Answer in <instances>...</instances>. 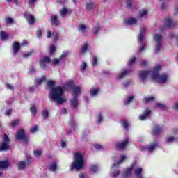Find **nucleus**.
Segmentation results:
<instances>
[{
	"label": "nucleus",
	"instance_id": "1",
	"mask_svg": "<svg viewBox=\"0 0 178 178\" xmlns=\"http://www.w3.org/2000/svg\"><path fill=\"white\" fill-rule=\"evenodd\" d=\"M159 70H161V65H156L154 67V71H140L138 72V76L141 81H145L147 77L150 76V77L157 83H160L161 84L167 83L169 79L168 75H166V74H162L161 75L158 74Z\"/></svg>",
	"mask_w": 178,
	"mask_h": 178
},
{
	"label": "nucleus",
	"instance_id": "2",
	"mask_svg": "<svg viewBox=\"0 0 178 178\" xmlns=\"http://www.w3.org/2000/svg\"><path fill=\"white\" fill-rule=\"evenodd\" d=\"M47 85L50 88H51L49 94V101L56 102V104H65L67 99L66 96L63 95V88L61 86L55 87V81H48Z\"/></svg>",
	"mask_w": 178,
	"mask_h": 178
},
{
	"label": "nucleus",
	"instance_id": "3",
	"mask_svg": "<svg viewBox=\"0 0 178 178\" xmlns=\"http://www.w3.org/2000/svg\"><path fill=\"white\" fill-rule=\"evenodd\" d=\"M84 166V157L80 152L75 153L74 161L72 162L70 170H81Z\"/></svg>",
	"mask_w": 178,
	"mask_h": 178
},
{
	"label": "nucleus",
	"instance_id": "4",
	"mask_svg": "<svg viewBox=\"0 0 178 178\" xmlns=\"http://www.w3.org/2000/svg\"><path fill=\"white\" fill-rule=\"evenodd\" d=\"M154 52L155 54H158L159 50L162 47V35L160 34H156L154 35Z\"/></svg>",
	"mask_w": 178,
	"mask_h": 178
},
{
	"label": "nucleus",
	"instance_id": "5",
	"mask_svg": "<svg viewBox=\"0 0 178 178\" xmlns=\"http://www.w3.org/2000/svg\"><path fill=\"white\" fill-rule=\"evenodd\" d=\"M49 63H51V58L48 56H44L39 60L40 67L44 70H47Z\"/></svg>",
	"mask_w": 178,
	"mask_h": 178
},
{
	"label": "nucleus",
	"instance_id": "6",
	"mask_svg": "<svg viewBox=\"0 0 178 178\" xmlns=\"http://www.w3.org/2000/svg\"><path fill=\"white\" fill-rule=\"evenodd\" d=\"M3 141V142L0 145V151H8V149H10V146L9 145V136L4 134Z\"/></svg>",
	"mask_w": 178,
	"mask_h": 178
},
{
	"label": "nucleus",
	"instance_id": "7",
	"mask_svg": "<svg viewBox=\"0 0 178 178\" xmlns=\"http://www.w3.org/2000/svg\"><path fill=\"white\" fill-rule=\"evenodd\" d=\"M16 138L17 140H23L24 143L27 144L29 143V138L26 136V134L24 133V130L21 129L17 131L16 134Z\"/></svg>",
	"mask_w": 178,
	"mask_h": 178
},
{
	"label": "nucleus",
	"instance_id": "8",
	"mask_svg": "<svg viewBox=\"0 0 178 178\" xmlns=\"http://www.w3.org/2000/svg\"><path fill=\"white\" fill-rule=\"evenodd\" d=\"M151 115V110L147 108L145 110L143 115L139 116L140 120H147V119H149V116Z\"/></svg>",
	"mask_w": 178,
	"mask_h": 178
},
{
	"label": "nucleus",
	"instance_id": "9",
	"mask_svg": "<svg viewBox=\"0 0 178 178\" xmlns=\"http://www.w3.org/2000/svg\"><path fill=\"white\" fill-rule=\"evenodd\" d=\"M70 105L72 109H76L77 106H79V100L77 97H72L70 102Z\"/></svg>",
	"mask_w": 178,
	"mask_h": 178
},
{
	"label": "nucleus",
	"instance_id": "10",
	"mask_svg": "<svg viewBox=\"0 0 178 178\" xmlns=\"http://www.w3.org/2000/svg\"><path fill=\"white\" fill-rule=\"evenodd\" d=\"M124 23L126 26H134V24H137V19L136 18L125 19Z\"/></svg>",
	"mask_w": 178,
	"mask_h": 178
},
{
	"label": "nucleus",
	"instance_id": "11",
	"mask_svg": "<svg viewBox=\"0 0 178 178\" xmlns=\"http://www.w3.org/2000/svg\"><path fill=\"white\" fill-rule=\"evenodd\" d=\"M147 31V29L145 27H142L140 31V33L138 38V42H143V40L144 39V35H145V33Z\"/></svg>",
	"mask_w": 178,
	"mask_h": 178
},
{
	"label": "nucleus",
	"instance_id": "12",
	"mask_svg": "<svg viewBox=\"0 0 178 178\" xmlns=\"http://www.w3.org/2000/svg\"><path fill=\"white\" fill-rule=\"evenodd\" d=\"M129 144V141L124 140V142H118L116 143V147L118 149L123 150Z\"/></svg>",
	"mask_w": 178,
	"mask_h": 178
},
{
	"label": "nucleus",
	"instance_id": "13",
	"mask_svg": "<svg viewBox=\"0 0 178 178\" xmlns=\"http://www.w3.org/2000/svg\"><path fill=\"white\" fill-rule=\"evenodd\" d=\"M24 17L26 20H27L29 24H34V22H35V18H34L33 15H27L24 13Z\"/></svg>",
	"mask_w": 178,
	"mask_h": 178
},
{
	"label": "nucleus",
	"instance_id": "14",
	"mask_svg": "<svg viewBox=\"0 0 178 178\" xmlns=\"http://www.w3.org/2000/svg\"><path fill=\"white\" fill-rule=\"evenodd\" d=\"M134 164H132L129 168H127L125 170L123 171L122 175L124 177H127V176L131 175V172H133V168Z\"/></svg>",
	"mask_w": 178,
	"mask_h": 178
},
{
	"label": "nucleus",
	"instance_id": "15",
	"mask_svg": "<svg viewBox=\"0 0 178 178\" xmlns=\"http://www.w3.org/2000/svg\"><path fill=\"white\" fill-rule=\"evenodd\" d=\"M174 26H176V24L172 22L171 18H167L165 19L164 29H169L170 27H174Z\"/></svg>",
	"mask_w": 178,
	"mask_h": 178
},
{
	"label": "nucleus",
	"instance_id": "16",
	"mask_svg": "<svg viewBox=\"0 0 178 178\" xmlns=\"http://www.w3.org/2000/svg\"><path fill=\"white\" fill-rule=\"evenodd\" d=\"M80 94H81V88L79 86L74 87L72 90V97L77 98V96Z\"/></svg>",
	"mask_w": 178,
	"mask_h": 178
},
{
	"label": "nucleus",
	"instance_id": "17",
	"mask_svg": "<svg viewBox=\"0 0 178 178\" xmlns=\"http://www.w3.org/2000/svg\"><path fill=\"white\" fill-rule=\"evenodd\" d=\"M19 50H20V44L17 42H14L13 44V51L14 55H16V54H17V52H19Z\"/></svg>",
	"mask_w": 178,
	"mask_h": 178
},
{
	"label": "nucleus",
	"instance_id": "18",
	"mask_svg": "<svg viewBox=\"0 0 178 178\" xmlns=\"http://www.w3.org/2000/svg\"><path fill=\"white\" fill-rule=\"evenodd\" d=\"M125 159H126V156H124V155L120 156V161H119L118 163H114L112 165V170H113V169H115V167L118 166V165H120V163H123V162H124Z\"/></svg>",
	"mask_w": 178,
	"mask_h": 178
},
{
	"label": "nucleus",
	"instance_id": "19",
	"mask_svg": "<svg viewBox=\"0 0 178 178\" xmlns=\"http://www.w3.org/2000/svg\"><path fill=\"white\" fill-rule=\"evenodd\" d=\"M27 165V163L26 161H19L17 163V168L19 170H24V169L26 168V165Z\"/></svg>",
	"mask_w": 178,
	"mask_h": 178
},
{
	"label": "nucleus",
	"instance_id": "20",
	"mask_svg": "<svg viewBox=\"0 0 178 178\" xmlns=\"http://www.w3.org/2000/svg\"><path fill=\"white\" fill-rule=\"evenodd\" d=\"M78 30L80 33H87V26L81 24L79 25Z\"/></svg>",
	"mask_w": 178,
	"mask_h": 178
},
{
	"label": "nucleus",
	"instance_id": "21",
	"mask_svg": "<svg viewBox=\"0 0 178 178\" xmlns=\"http://www.w3.org/2000/svg\"><path fill=\"white\" fill-rule=\"evenodd\" d=\"M130 73V70H123L120 74H118V79H123V77H126L127 74Z\"/></svg>",
	"mask_w": 178,
	"mask_h": 178
},
{
	"label": "nucleus",
	"instance_id": "22",
	"mask_svg": "<svg viewBox=\"0 0 178 178\" xmlns=\"http://www.w3.org/2000/svg\"><path fill=\"white\" fill-rule=\"evenodd\" d=\"M161 131H162V128L158 125H156L153 129V133L155 136H158Z\"/></svg>",
	"mask_w": 178,
	"mask_h": 178
},
{
	"label": "nucleus",
	"instance_id": "23",
	"mask_svg": "<svg viewBox=\"0 0 178 178\" xmlns=\"http://www.w3.org/2000/svg\"><path fill=\"white\" fill-rule=\"evenodd\" d=\"M156 147H158L157 143H152L147 147V151H149V152H152V151H154V149H155Z\"/></svg>",
	"mask_w": 178,
	"mask_h": 178
},
{
	"label": "nucleus",
	"instance_id": "24",
	"mask_svg": "<svg viewBox=\"0 0 178 178\" xmlns=\"http://www.w3.org/2000/svg\"><path fill=\"white\" fill-rule=\"evenodd\" d=\"M9 167V162L7 161H0V169H6Z\"/></svg>",
	"mask_w": 178,
	"mask_h": 178
},
{
	"label": "nucleus",
	"instance_id": "25",
	"mask_svg": "<svg viewBox=\"0 0 178 178\" xmlns=\"http://www.w3.org/2000/svg\"><path fill=\"white\" fill-rule=\"evenodd\" d=\"M95 8L94 6V3L92 1H90L89 3H86V10L88 12H90V10H92Z\"/></svg>",
	"mask_w": 178,
	"mask_h": 178
},
{
	"label": "nucleus",
	"instance_id": "26",
	"mask_svg": "<svg viewBox=\"0 0 178 178\" xmlns=\"http://www.w3.org/2000/svg\"><path fill=\"white\" fill-rule=\"evenodd\" d=\"M143 172V169L141 168H136L135 169V175L137 176V177H143V175H141V172Z\"/></svg>",
	"mask_w": 178,
	"mask_h": 178
},
{
	"label": "nucleus",
	"instance_id": "27",
	"mask_svg": "<svg viewBox=\"0 0 178 178\" xmlns=\"http://www.w3.org/2000/svg\"><path fill=\"white\" fill-rule=\"evenodd\" d=\"M56 168L57 164L56 162H53L49 165V169L51 170V172H55L56 170Z\"/></svg>",
	"mask_w": 178,
	"mask_h": 178
},
{
	"label": "nucleus",
	"instance_id": "28",
	"mask_svg": "<svg viewBox=\"0 0 178 178\" xmlns=\"http://www.w3.org/2000/svg\"><path fill=\"white\" fill-rule=\"evenodd\" d=\"M98 91H99V89H98V88L91 89L90 90V94L91 97H95L97 94H98Z\"/></svg>",
	"mask_w": 178,
	"mask_h": 178
},
{
	"label": "nucleus",
	"instance_id": "29",
	"mask_svg": "<svg viewBox=\"0 0 178 178\" xmlns=\"http://www.w3.org/2000/svg\"><path fill=\"white\" fill-rule=\"evenodd\" d=\"M51 20V23H54L55 26H59V21H58V17L55 15H52Z\"/></svg>",
	"mask_w": 178,
	"mask_h": 178
},
{
	"label": "nucleus",
	"instance_id": "30",
	"mask_svg": "<svg viewBox=\"0 0 178 178\" xmlns=\"http://www.w3.org/2000/svg\"><path fill=\"white\" fill-rule=\"evenodd\" d=\"M147 10H142L140 11L139 15L140 16V17H143L144 19H146L147 16Z\"/></svg>",
	"mask_w": 178,
	"mask_h": 178
},
{
	"label": "nucleus",
	"instance_id": "31",
	"mask_svg": "<svg viewBox=\"0 0 178 178\" xmlns=\"http://www.w3.org/2000/svg\"><path fill=\"white\" fill-rule=\"evenodd\" d=\"M175 141H176V138L173 136H170L166 139L167 144H172V143H175Z\"/></svg>",
	"mask_w": 178,
	"mask_h": 178
},
{
	"label": "nucleus",
	"instance_id": "32",
	"mask_svg": "<svg viewBox=\"0 0 178 178\" xmlns=\"http://www.w3.org/2000/svg\"><path fill=\"white\" fill-rule=\"evenodd\" d=\"M134 97L133 96H130L129 97H127L125 99L124 104L125 105H129V104L131 103Z\"/></svg>",
	"mask_w": 178,
	"mask_h": 178
},
{
	"label": "nucleus",
	"instance_id": "33",
	"mask_svg": "<svg viewBox=\"0 0 178 178\" xmlns=\"http://www.w3.org/2000/svg\"><path fill=\"white\" fill-rule=\"evenodd\" d=\"M121 124L123 126V127H124V129H126V130H127V129H129V123L127 122V121L126 120H122L121 121Z\"/></svg>",
	"mask_w": 178,
	"mask_h": 178
},
{
	"label": "nucleus",
	"instance_id": "34",
	"mask_svg": "<svg viewBox=\"0 0 178 178\" xmlns=\"http://www.w3.org/2000/svg\"><path fill=\"white\" fill-rule=\"evenodd\" d=\"M33 54H34V51L31 50V51H28L27 53H25L23 55V58H29V56H31V55H33Z\"/></svg>",
	"mask_w": 178,
	"mask_h": 178
},
{
	"label": "nucleus",
	"instance_id": "35",
	"mask_svg": "<svg viewBox=\"0 0 178 178\" xmlns=\"http://www.w3.org/2000/svg\"><path fill=\"white\" fill-rule=\"evenodd\" d=\"M44 80H45V76H42V78H39L36 79L35 81L36 86H40V84H41V83H42V81H44Z\"/></svg>",
	"mask_w": 178,
	"mask_h": 178
},
{
	"label": "nucleus",
	"instance_id": "36",
	"mask_svg": "<svg viewBox=\"0 0 178 178\" xmlns=\"http://www.w3.org/2000/svg\"><path fill=\"white\" fill-rule=\"evenodd\" d=\"M67 13V9H66V8H63L60 11V14L61 15L62 17H65V16H66V14Z\"/></svg>",
	"mask_w": 178,
	"mask_h": 178
},
{
	"label": "nucleus",
	"instance_id": "37",
	"mask_svg": "<svg viewBox=\"0 0 178 178\" xmlns=\"http://www.w3.org/2000/svg\"><path fill=\"white\" fill-rule=\"evenodd\" d=\"M0 38L1 40H8V35L5 32L0 33Z\"/></svg>",
	"mask_w": 178,
	"mask_h": 178
},
{
	"label": "nucleus",
	"instance_id": "38",
	"mask_svg": "<svg viewBox=\"0 0 178 178\" xmlns=\"http://www.w3.org/2000/svg\"><path fill=\"white\" fill-rule=\"evenodd\" d=\"M156 107L159 108V109H165L166 108V105L161 103H157L156 104Z\"/></svg>",
	"mask_w": 178,
	"mask_h": 178
},
{
	"label": "nucleus",
	"instance_id": "39",
	"mask_svg": "<svg viewBox=\"0 0 178 178\" xmlns=\"http://www.w3.org/2000/svg\"><path fill=\"white\" fill-rule=\"evenodd\" d=\"M87 48H88V44H87V43L83 44L81 49L82 54H84L85 52L87 51Z\"/></svg>",
	"mask_w": 178,
	"mask_h": 178
},
{
	"label": "nucleus",
	"instance_id": "40",
	"mask_svg": "<svg viewBox=\"0 0 178 178\" xmlns=\"http://www.w3.org/2000/svg\"><path fill=\"white\" fill-rule=\"evenodd\" d=\"M30 111L32 115H35V113H37V108H35V106H32L30 108Z\"/></svg>",
	"mask_w": 178,
	"mask_h": 178
},
{
	"label": "nucleus",
	"instance_id": "41",
	"mask_svg": "<svg viewBox=\"0 0 178 178\" xmlns=\"http://www.w3.org/2000/svg\"><path fill=\"white\" fill-rule=\"evenodd\" d=\"M90 172H94L95 173V172H97V170H98V166L92 165L90 167Z\"/></svg>",
	"mask_w": 178,
	"mask_h": 178
},
{
	"label": "nucleus",
	"instance_id": "42",
	"mask_svg": "<svg viewBox=\"0 0 178 178\" xmlns=\"http://www.w3.org/2000/svg\"><path fill=\"white\" fill-rule=\"evenodd\" d=\"M19 120H15L11 122L12 127H16L19 124Z\"/></svg>",
	"mask_w": 178,
	"mask_h": 178
},
{
	"label": "nucleus",
	"instance_id": "43",
	"mask_svg": "<svg viewBox=\"0 0 178 178\" xmlns=\"http://www.w3.org/2000/svg\"><path fill=\"white\" fill-rule=\"evenodd\" d=\"M136 59L135 57L131 58L128 63V65L131 66L133 65V63H136Z\"/></svg>",
	"mask_w": 178,
	"mask_h": 178
},
{
	"label": "nucleus",
	"instance_id": "44",
	"mask_svg": "<svg viewBox=\"0 0 178 178\" xmlns=\"http://www.w3.org/2000/svg\"><path fill=\"white\" fill-rule=\"evenodd\" d=\"M97 63H98V59L97 58V56H93V60L92 61V64L93 66H97Z\"/></svg>",
	"mask_w": 178,
	"mask_h": 178
},
{
	"label": "nucleus",
	"instance_id": "45",
	"mask_svg": "<svg viewBox=\"0 0 178 178\" xmlns=\"http://www.w3.org/2000/svg\"><path fill=\"white\" fill-rule=\"evenodd\" d=\"M86 67H87V63H83L81 65V72H84V70H86Z\"/></svg>",
	"mask_w": 178,
	"mask_h": 178
},
{
	"label": "nucleus",
	"instance_id": "46",
	"mask_svg": "<svg viewBox=\"0 0 178 178\" xmlns=\"http://www.w3.org/2000/svg\"><path fill=\"white\" fill-rule=\"evenodd\" d=\"M48 115H49L48 111H44L42 112V117H43V118L48 119Z\"/></svg>",
	"mask_w": 178,
	"mask_h": 178
},
{
	"label": "nucleus",
	"instance_id": "47",
	"mask_svg": "<svg viewBox=\"0 0 178 178\" xmlns=\"http://www.w3.org/2000/svg\"><path fill=\"white\" fill-rule=\"evenodd\" d=\"M33 154H34L35 156H36V158H37L41 155L42 152H41V150H36V151L33 152Z\"/></svg>",
	"mask_w": 178,
	"mask_h": 178
},
{
	"label": "nucleus",
	"instance_id": "48",
	"mask_svg": "<svg viewBox=\"0 0 178 178\" xmlns=\"http://www.w3.org/2000/svg\"><path fill=\"white\" fill-rule=\"evenodd\" d=\"M98 31H99V25H97L96 27L93 28V33L97 34Z\"/></svg>",
	"mask_w": 178,
	"mask_h": 178
},
{
	"label": "nucleus",
	"instance_id": "49",
	"mask_svg": "<svg viewBox=\"0 0 178 178\" xmlns=\"http://www.w3.org/2000/svg\"><path fill=\"white\" fill-rule=\"evenodd\" d=\"M55 49L56 48L54 45H51L49 49L50 54H55Z\"/></svg>",
	"mask_w": 178,
	"mask_h": 178
},
{
	"label": "nucleus",
	"instance_id": "50",
	"mask_svg": "<svg viewBox=\"0 0 178 178\" xmlns=\"http://www.w3.org/2000/svg\"><path fill=\"white\" fill-rule=\"evenodd\" d=\"M67 55H69V51H65L64 53H63V54L60 56V58L63 59L65 58H66V56H67Z\"/></svg>",
	"mask_w": 178,
	"mask_h": 178
},
{
	"label": "nucleus",
	"instance_id": "51",
	"mask_svg": "<svg viewBox=\"0 0 178 178\" xmlns=\"http://www.w3.org/2000/svg\"><path fill=\"white\" fill-rule=\"evenodd\" d=\"M61 58H59V59H54L52 60V63L53 65H58L59 62H60Z\"/></svg>",
	"mask_w": 178,
	"mask_h": 178
},
{
	"label": "nucleus",
	"instance_id": "52",
	"mask_svg": "<svg viewBox=\"0 0 178 178\" xmlns=\"http://www.w3.org/2000/svg\"><path fill=\"white\" fill-rule=\"evenodd\" d=\"M38 130V128L37 126H34L31 129V133H36V131Z\"/></svg>",
	"mask_w": 178,
	"mask_h": 178
},
{
	"label": "nucleus",
	"instance_id": "53",
	"mask_svg": "<svg viewBox=\"0 0 178 178\" xmlns=\"http://www.w3.org/2000/svg\"><path fill=\"white\" fill-rule=\"evenodd\" d=\"M131 6H133V3H131V1H127V8H128V9H131Z\"/></svg>",
	"mask_w": 178,
	"mask_h": 178
},
{
	"label": "nucleus",
	"instance_id": "54",
	"mask_svg": "<svg viewBox=\"0 0 178 178\" xmlns=\"http://www.w3.org/2000/svg\"><path fill=\"white\" fill-rule=\"evenodd\" d=\"M6 88H8V90H14L15 89L13 86L10 85V84H6Z\"/></svg>",
	"mask_w": 178,
	"mask_h": 178
},
{
	"label": "nucleus",
	"instance_id": "55",
	"mask_svg": "<svg viewBox=\"0 0 178 178\" xmlns=\"http://www.w3.org/2000/svg\"><path fill=\"white\" fill-rule=\"evenodd\" d=\"M101 122H102V115L99 114L98 118H97V123H101Z\"/></svg>",
	"mask_w": 178,
	"mask_h": 178
},
{
	"label": "nucleus",
	"instance_id": "56",
	"mask_svg": "<svg viewBox=\"0 0 178 178\" xmlns=\"http://www.w3.org/2000/svg\"><path fill=\"white\" fill-rule=\"evenodd\" d=\"M6 23H13V19L10 18V17H7L6 19Z\"/></svg>",
	"mask_w": 178,
	"mask_h": 178
},
{
	"label": "nucleus",
	"instance_id": "57",
	"mask_svg": "<svg viewBox=\"0 0 178 178\" xmlns=\"http://www.w3.org/2000/svg\"><path fill=\"white\" fill-rule=\"evenodd\" d=\"M145 99L147 102H149V101H154V97H145Z\"/></svg>",
	"mask_w": 178,
	"mask_h": 178
},
{
	"label": "nucleus",
	"instance_id": "58",
	"mask_svg": "<svg viewBox=\"0 0 178 178\" xmlns=\"http://www.w3.org/2000/svg\"><path fill=\"white\" fill-rule=\"evenodd\" d=\"M147 47L146 44H143L142 45V47H140V49H139V52H143V51H144V49H145V47Z\"/></svg>",
	"mask_w": 178,
	"mask_h": 178
},
{
	"label": "nucleus",
	"instance_id": "59",
	"mask_svg": "<svg viewBox=\"0 0 178 178\" xmlns=\"http://www.w3.org/2000/svg\"><path fill=\"white\" fill-rule=\"evenodd\" d=\"M118 175H119V170H114V172H113V177H116Z\"/></svg>",
	"mask_w": 178,
	"mask_h": 178
},
{
	"label": "nucleus",
	"instance_id": "60",
	"mask_svg": "<svg viewBox=\"0 0 178 178\" xmlns=\"http://www.w3.org/2000/svg\"><path fill=\"white\" fill-rule=\"evenodd\" d=\"M140 65L142 66H147L148 65V62L144 61V60H140Z\"/></svg>",
	"mask_w": 178,
	"mask_h": 178
},
{
	"label": "nucleus",
	"instance_id": "61",
	"mask_svg": "<svg viewBox=\"0 0 178 178\" xmlns=\"http://www.w3.org/2000/svg\"><path fill=\"white\" fill-rule=\"evenodd\" d=\"M35 2H37V0H29V3L31 6L34 5V3H35Z\"/></svg>",
	"mask_w": 178,
	"mask_h": 178
},
{
	"label": "nucleus",
	"instance_id": "62",
	"mask_svg": "<svg viewBox=\"0 0 178 178\" xmlns=\"http://www.w3.org/2000/svg\"><path fill=\"white\" fill-rule=\"evenodd\" d=\"M41 33H42L41 30L37 31V35L39 38H41Z\"/></svg>",
	"mask_w": 178,
	"mask_h": 178
},
{
	"label": "nucleus",
	"instance_id": "63",
	"mask_svg": "<svg viewBox=\"0 0 178 178\" xmlns=\"http://www.w3.org/2000/svg\"><path fill=\"white\" fill-rule=\"evenodd\" d=\"M95 147L96 148V149H101L102 148V146L101 145H96Z\"/></svg>",
	"mask_w": 178,
	"mask_h": 178
},
{
	"label": "nucleus",
	"instance_id": "64",
	"mask_svg": "<svg viewBox=\"0 0 178 178\" xmlns=\"http://www.w3.org/2000/svg\"><path fill=\"white\" fill-rule=\"evenodd\" d=\"M79 178H87V177L86 175H83V174H80L79 175Z\"/></svg>",
	"mask_w": 178,
	"mask_h": 178
}]
</instances>
